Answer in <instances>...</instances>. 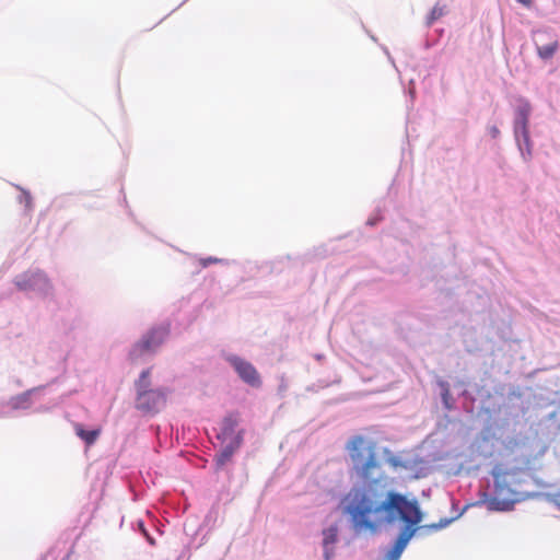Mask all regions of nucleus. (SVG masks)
Here are the masks:
<instances>
[{"label": "nucleus", "instance_id": "nucleus-9", "mask_svg": "<svg viewBox=\"0 0 560 560\" xmlns=\"http://www.w3.org/2000/svg\"><path fill=\"white\" fill-rule=\"evenodd\" d=\"M386 455L385 462L396 471L399 469H412V460L410 458L401 455H393L389 452H386Z\"/></svg>", "mask_w": 560, "mask_h": 560}, {"label": "nucleus", "instance_id": "nucleus-14", "mask_svg": "<svg viewBox=\"0 0 560 560\" xmlns=\"http://www.w3.org/2000/svg\"><path fill=\"white\" fill-rule=\"evenodd\" d=\"M463 514L459 513L457 516L455 517H452V518H442L440 520L439 523H433V524H429V525H425L424 527L428 528V529H431V530H440V529H443L445 527H447L451 523H453L455 520H457L460 515Z\"/></svg>", "mask_w": 560, "mask_h": 560}, {"label": "nucleus", "instance_id": "nucleus-18", "mask_svg": "<svg viewBox=\"0 0 560 560\" xmlns=\"http://www.w3.org/2000/svg\"><path fill=\"white\" fill-rule=\"evenodd\" d=\"M489 132H490V135H491L493 138L498 137V136H499V133H500L499 129H498L495 126H492V127L489 129Z\"/></svg>", "mask_w": 560, "mask_h": 560}, {"label": "nucleus", "instance_id": "nucleus-10", "mask_svg": "<svg viewBox=\"0 0 560 560\" xmlns=\"http://www.w3.org/2000/svg\"><path fill=\"white\" fill-rule=\"evenodd\" d=\"M54 285L46 275L37 272V295L40 294L44 298L52 295Z\"/></svg>", "mask_w": 560, "mask_h": 560}, {"label": "nucleus", "instance_id": "nucleus-8", "mask_svg": "<svg viewBox=\"0 0 560 560\" xmlns=\"http://www.w3.org/2000/svg\"><path fill=\"white\" fill-rule=\"evenodd\" d=\"M223 435H224L223 442L225 444L217 459L218 465H220V466H223L232 457L233 453L240 446V443H241V438L238 434L231 436L230 440L228 441V430L226 429H224Z\"/></svg>", "mask_w": 560, "mask_h": 560}, {"label": "nucleus", "instance_id": "nucleus-11", "mask_svg": "<svg viewBox=\"0 0 560 560\" xmlns=\"http://www.w3.org/2000/svg\"><path fill=\"white\" fill-rule=\"evenodd\" d=\"M75 434L83 440L88 445H91L100 435L98 429L85 430L81 424H75Z\"/></svg>", "mask_w": 560, "mask_h": 560}, {"label": "nucleus", "instance_id": "nucleus-4", "mask_svg": "<svg viewBox=\"0 0 560 560\" xmlns=\"http://www.w3.org/2000/svg\"><path fill=\"white\" fill-rule=\"evenodd\" d=\"M168 330L165 326L151 329L141 341L137 342L130 350L129 357L132 362H138L151 355L166 339Z\"/></svg>", "mask_w": 560, "mask_h": 560}, {"label": "nucleus", "instance_id": "nucleus-13", "mask_svg": "<svg viewBox=\"0 0 560 560\" xmlns=\"http://www.w3.org/2000/svg\"><path fill=\"white\" fill-rule=\"evenodd\" d=\"M408 545H393L386 552L385 560H399Z\"/></svg>", "mask_w": 560, "mask_h": 560}, {"label": "nucleus", "instance_id": "nucleus-1", "mask_svg": "<svg viewBox=\"0 0 560 560\" xmlns=\"http://www.w3.org/2000/svg\"><path fill=\"white\" fill-rule=\"evenodd\" d=\"M494 491L492 497L486 500L490 511H510L516 502L526 499L521 489L529 478V474L522 469L504 470L501 466L493 469Z\"/></svg>", "mask_w": 560, "mask_h": 560}, {"label": "nucleus", "instance_id": "nucleus-17", "mask_svg": "<svg viewBox=\"0 0 560 560\" xmlns=\"http://www.w3.org/2000/svg\"><path fill=\"white\" fill-rule=\"evenodd\" d=\"M380 220H381V218H380L377 214H375V215L371 217V218L368 220V222H366V223H368L369 225L373 226V225H375Z\"/></svg>", "mask_w": 560, "mask_h": 560}, {"label": "nucleus", "instance_id": "nucleus-15", "mask_svg": "<svg viewBox=\"0 0 560 560\" xmlns=\"http://www.w3.org/2000/svg\"><path fill=\"white\" fill-rule=\"evenodd\" d=\"M440 386H441V395H442L443 404L446 408H451L452 397L450 394V389L446 386V384L443 382L440 383Z\"/></svg>", "mask_w": 560, "mask_h": 560}, {"label": "nucleus", "instance_id": "nucleus-2", "mask_svg": "<svg viewBox=\"0 0 560 560\" xmlns=\"http://www.w3.org/2000/svg\"><path fill=\"white\" fill-rule=\"evenodd\" d=\"M533 107L528 100L520 97L514 104L513 132L516 145L524 161L532 156L533 142L529 136V117Z\"/></svg>", "mask_w": 560, "mask_h": 560}, {"label": "nucleus", "instance_id": "nucleus-6", "mask_svg": "<svg viewBox=\"0 0 560 560\" xmlns=\"http://www.w3.org/2000/svg\"><path fill=\"white\" fill-rule=\"evenodd\" d=\"M228 361L243 382L253 387L260 385V376L252 363L237 355H229Z\"/></svg>", "mask_w": 560, "mask_h": 560}, {"label": "nucleus", "instance_id": "nucleus-5", "mask_svg": "<svg viewBox=\"0 0 560 560\" xmlns=\"http://www.w3.org/2000/svg\"><path fill=\"white\" fill-rule=\"evenodd\" d=\"M534 44L538 57L544 60H550L559 50L558 35L551 28H539L534 32Z\"/></svg>", "mask_w": 560, "mask_h": 560}, {"label": "nucleus", "instance_id": "nucleus-19", "mask_svg": "<svg viewBox=\"0 0 560 560\" xmlns=\"http://www.w3.org/2000/svg\"><path fill=\"white\" fill-rule=\"evenodd\" d=\"M518 3L523 4L526 8H530L533 0H516Z\"/></svg>", "mask_w": 560, "mask_h": 560}, {"label": "nucleus", "instance_id": "nucleus-7", "mask_svg": "<svg viewBox=\"0 0 560 560\" xmlns=\"http://www.w3.org/2000/svg\"><path fill=\"white\" fill-rule=\"evenodd\" d=\"M338 526L330 525L323 529V550L326 560H330L334 555L335 545L338 541Z\"/></svg>", "mask_w": 560, "mask_h": 560}, {"label": "nucleus", "instance_id": "nucleus-16", "mask_svg": "<svg viewBox=\"0 0 560 560\" xmlns=\"http://www.w3.org/2000/svg\"><path fill=\"white\" fill-rule=\"evenodd\" d=\"M214 262L223 264V262H225V260L214 258V257H208V258L200 259V264L202 267H208L210 264H214Z\"/></svg>", "mask_w": 560, "mask_h": 560}, {"label": "nucleus", "instance_id": "nucleus-12", "mask_svg": "<svg viewBox=\"0 0 560 560\" xmlns=\"http://www.w3.org/2000/svg\"><path fill=\"white\" fill-rule=\"evenodd\" d=\"M447 13V7L444 3L436 2L435 5L432 8L430 13L427 16L425 24L427 26H431L435 21L441 19Z\"/></svg>", "mask_w": 560, "mask_h": 560}, {"label": "nucleus", "instance_id": "nucleus-3", "mask_svg": "<svg viewBox=\"0 0 560 560\" xmlns=\"http://www.w3.org/2000/svg\"><path fill=\"white\" fill-rule=\"evenodd\" d=\"M150 370L142 371L137 382L136 407L144 412H158L166 402V394L163 389H150Z\"/></svg>", "mask_w": 560, "mask_h": 560}, {"label": "nucleus", "instance_id": "nucleus-20", "mask_svg": "<svg viewBox=\"0 0 560 560\" xmlns=\"http://www.w3.org/2000/svg\"><path fill=\"white\" fill-rule=\"evenodd\" d=\"M553 502L560 508V492L555 494Z\"/></svg>", "mask_w": 560, "mask_h": 560}, {"label": "nucleus", "instance_id": "nucleus-21", "mask_svg": "<svg viewBox=\"0 0 560 560\" xmlns=\"http://www.w3.org/2000/svg\"><path fill=\"white\" fill-rule=\"evenodd\" d=\"M18 285L21 287L22 289H26V285H22L21 282H18Z\"/></svg>", "mask_w": 560, "mask_h": 560}]
</instances>
